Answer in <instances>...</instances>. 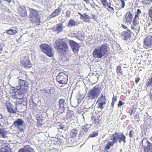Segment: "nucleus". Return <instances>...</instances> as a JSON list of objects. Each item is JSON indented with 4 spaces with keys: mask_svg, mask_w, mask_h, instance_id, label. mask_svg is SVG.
Instances as JSON below:
<instances>
[{
    "mask_svg": "<svg viewBox=\"0 0 152 152\" xmlns=\"http://www.w3.org/2000/svg\"><path fill=\"white\" fill-rule=\"evenodd\" d=\"M54 47L55 49L62 53H66L69 49L67 42L64 39L56 40L55 42Z\"/></svg>",
    "mask_w": 152,
    "mask_h": 152,
    "instance_id": "1",
    "label": "nucleus"
},
{
    "mask_svg": "<svg viewBox=\"0 0 152 152\" xmlns=\"http://www.w3.org/2000/svg\"><path fill=\"white\" fill-rule=\"evenodd\" d=\"M29 12L28 18L30 22L36 26H39L41 23L40 18L37 10L28 7Z\"/></svg>",
    "mask_w": 152,
    "mask_h": 152,
    "instance_id": "2",
    "label": "nucleus"
},
{
    "mask_svg": "<svg viewBox=\"0 0 152 152\" xmlns=\"http://www.w3.org/2000/svg\"><path fill=\"white\" fill-rule=\"evenodd\" d=\"M108 52L107 45L103 44L99 48H95L94 49L92 55L94 58L99 59L105 56Z\"/></svg>",
    "mask_w": 152,
    "mask_h": 152,
    "instance_id": "3",
    "label": "nucleus"
},
{
    "mask_svg": "<svg viewBox=\"0 0 152 152\" xmlns=\"http://www.w3.org/2000/svg\"><path fill=\"white\" fill-rule=\"evenodd\" d=\"M40 48L41 51L50 57L54 56V51L51 46L48 44L43 43L41 45Z\"/></svg>",
    "mask_w": 152,
    "mask_h": 152,
    "instance_id": "4",
    "label": "nucleus"
},
{
    "mask_svg": "<svg viewBox=\"0 0 152 152\" xmlns=\"http://www.w3.org/2000/svg\"><path fill=\"white\" fill-rule=\"evenodd\" d=\"M101 92L100 88L97 85L94 86L88 93V97L90 99L97 98Z\"/></svg>",
    "mask_w": 152,
    "mask_h": 152,
    "instance_id": "5",
    "label": "nucleus"
},
{
    "mask_svg": "<svg viewBox=\"0 0 152 152\" xmlns=\"http://www.w3.org/2000/svg\"><path fill=\"white\" fill-rule=\"evenodd\" d=\"M19 85L17 86L22 94L26 93L28 89V82L26 80L19 79Z\"/></svg>",
    "mask_w": 152,
    "mask_h": 152,
    "instance_id": "6",
    "label": "nucleus"
},
{
    "mask_svg": "<svg viewBox=\"0 0 152 152\" xmlns=\"http://www.w3.org/2000/svg\"><path fill=\"white\" fill-rule=\"evenodd\" d=\"M57 80L60 84H66L68 81V76L64 73L60 72L57 76Z\"/></svg>",
    "mask_w": 152,
    "mask_h": 152,
    "instance_id": "7",
    "label": "nucleus"
},
{
    "mask_svg": "<svg viewBox=\"0 0 152 152\" xmlns=\"http://www.w3.org/2000/svg\"><path fill=\"white\" fill-rule=\"evenodd\" d=\"M107 100L105 96L101 94V96L98 98L96 102L98 105V108L101 109L104 108L103 106L106 104Z\"/></svg>",
    "mask_w": 152,
    "mask_h": 152,
    "instance_id": "8",
    "label": "nucleus"
},
{
    "mask_svg": "<svg viewBox=\"0 0 152 152\" xmlns=\"http://www.w3.org/2000/svg\"><path fill=\"white\" fill-rule=\"evenodd\" d=\"M69 45L72 48V51L75 53H77L80 48V46L78 43L72 40H69Z\"/></svg>",
    "mask_w": 152,
    "mask_h": 152,
    "instance_id": "9",
    "label": "nucleus"
},
{
    "mask_svg": "<svg viewBox=\"0 0 152 152\" xmlns=\"http://www.w3.org/2000/svg\"><path fill=\"white\" fill-rule=\"evenodd\" d=\"M6 107L7 111L10 113L15 114L17 112V107L10 103L6 104Z\"/></svg>",
    "mask_w": 152,
    "mask_h": 152,
    "instance_id": "10",
    "label": "nucleus"
},
{
    "mask_svg": "<svg viewBox=\"0 0 152 152\" xmlns=\"http://www.w3.org/2000/svg\"><path fill=\"white\" fill-rule=\"evenodd\" d=\"M144 48L148 49L152 45V36H148L145 37L144 39Z\"/></svg>",
    "mask_w": 152,
    "mask_h": 152,
    "instance_id": "11",
    "label": "nucleus"
},
{
    "mask_svg": "<svg viewBox=\"0 0 152 152\" xmlns=\"http://www.w3.org/2000/svg\"><path fill=\"white\" fill-rule=\"evenodd\" d=\"M142 145L145 150L152 152V144L147 140H143L142 141Z\"/></svg>",
    "mask_w": 152,
    "mask_h": 152,
    "instance_id": "12",
    "label": "nucleus"
},
{
    "mask_svg": "<svg viewBox=\"0 0 152 152\" xmlns=\"http://www.w3.org/2000/svg\"><path fill=\"white\" fill-rule=\"evenodd\" d=\"M20 63L22 66L26 68H30L32 66V64L30 61V60L28 57L25 58L21 60Z\"/></svg>",
    "mask_w": 152,
    "mask_h": 152,
    "instance_id": "13",
    "label": "nucleus"
},
{
    "mask_svg": "<svg viewBox=\"0 0 152 152\" xmlns=\"http://www.w3.org/2000/svg\"><path fill=\"white\" fill-rule=\"evenodd\" d=\"M50 30L58 34L62 32L63 30V25L61 23H59L56 24L55 28H51Z\"/></svg>",
    "mask_w": 152,
    "mask_h": 152,
    "instance_id": "14",
    "label": "nucleus"
},
{
    "mask_svg": "<svg viewBox=\"0 0 152 152\" xmlns=\"http://www.w3.org/2000/svg\"><path fill=\"white\" fill-rule=\"evenodd\" d=\"M65 100L64 99H60L58 101V112L60 114L64 112L65 110L64 103Z\"/></svg>",
    "mask_w": 152,
    "mask_h": 152,
    "instance_id": "15",
    "label": "nucleus"
},
{
    "mask_svg": "<svg viewBox=\"0 0 152 152\" xmlns=\"http://www.w3.org/2000/svg\"><path fill=\"white\" fill-rule=\"evenodd\" d=\"M139 18L134 17L132 21L133 25L131 26V29L135 31L139 29Z\"/></svg>",
    "mask_w": 152,
    "mask_h": 152,
    "instance_id": "16",
    "label": "nucleus"
},
{
    "mask_svg": "<svg viewBox=\"0 0 152 152\" xmlns=\"http://www.w3.org/2000/svg\"><path fill=\"white\" fill-rule=\"evenodd\" d=\"M100 115H93L91 116V120L93 125H95L96 126H98L100 125V123L102 122L99 119Z\"/></svg>",
    "mask_w": 152,
    "mask_h": 152,
    "instance_id": "17",
    "label": "nucleus"
},
{
    "mask_svg": "<svg viewBox=\"0 0 152 152\" xmlns=\"http://www.w3.org/2000/svg\"><path fill=\"white\" fill-rule=\"evenodd\" d=\"M23 123V121L22 119L21 118H18L16 121L14 122L13 125L15 127H18V130L20 131V132H22L24 131L23 129L21 128L20 126H22Z\"/></svg>",
    "mask_w": 152,
    "mask_h": 152,
    "instance_id": "18",
    "label": "nucleus"
},
{
    "mask_svg": "<svg viewBox=\"0 0 152 152\" xmlns=\"http://www.w3.org/2000/svg\"><path fill=\"white\" fill-rule=\"evenodd\" d=\"M121 36L123 39L126 40L129 39L131 37V31L129 30L123 31L121 32Z\"/></svg>",
    "mask_w": 152,
    "mask_h": 152,
    "instance_id": "19",
    "label": "nucleus"
},
{
    "mask_svg": "<svg viewBox=\"0 0 152 152\" xmlns=\"http://www.w3.org/2000/svg\"><path fill=\"white\" fill-rule=\"evenodd\" d=\"M18 12L20 16L21 17L26 16L27 12L25 7L19 6L18 9Z\"/></svg>",
    "mask_w": 152,
    "mask_h": 152,
    "instance_id": "20",
    "label": "nucleus"
},
{
    "mask_svg": "<svg viewBox=\"0 0 152 152\" xmlns=\"http://www.w3.org/2000/svg\"><path fill=\"white\" fill-rule=\"evenodd\" d=\"M132 15L130 11L127 12L125 14L124 20L126 23H130L132 21Z\"/></svg>",
    "mask_w": 152,
    "mask_h": 152,
    "instance_id": "21",
    "label": "nucleus"
},
{
    "mask_svg": "<svg viewBox=\"0 0 152 152\" xmlns=\"http://www.w3.org/2000/svg\"><path fill=\"white\" fill-rule=\"evenodd\" d=\"M61 10V8L60 7H58L49 16V18H52L59 15L60 14Z\"/></svg>",
    "mask_w": 152,
    "mask_h": 152,
    "instance_id": "22",
    "label": "nucleus"
},
{
    "mask_svg": "<svg viewBox=\"0 0 152 152\" xmlns=\"http://www.w3.org/2000/svg\"><path fill=\"white\" fill-rule=\"evenodd\" d=\"M78 14L80 15V19L83 20L84 22H89L90 21L91 18L88 15L85 13L82 14L80 12H78Z\"/></svg>",
    "mask_w": 152,
    "mask_h": 152,
    "instance_id": "23",
    "label": "nucleus"
},
{
    "mask_svg": "<svg viewBox=\"0 0 152 152\" xmlns=\"http://www.w3.org/2000/svg\"><path fill=\"white\" fill-rule=\"evenodd\" d=\"M34 149L29 145H26L24 147L19 149L18 152H32Z\"/></svg>",
    "mask_w": 152,
    "mask_h": 152,
    "instance_id": "24",
    "label": "nucleus"
},
{
    "mask_svg": "<svg viewBox=\"0 0 152 152\" xmlns=\"http://www.w3.org/2000/svg\"><path fill=\"white\" fill-rule=\"evenodd\" d=\"M119 133L115 132L112 135L111 140L113 141L112 142L114 144L117 142L119 139Z\"/></svg>",
    "mask_w": 152,
    "mask_h": 152,
    "instance_id": "25",
    "label": "nucleus"
},
{
    "mask_svg": "<svg viewBox=\"0 0 152 152\" xmlns=\"http://www.w3.org/2000/svg\"><path fill=\"white\" fill-rule=\"evenodd\" d=\"M18 31V28L15 27H12L9 30L6 31V33L9 35H13L15 34Z\"/></svg>",
    "mask_w": 152,
    "mask_h": 152,
    "instance_id": "26",
    "label": "nucleus"
},
{
    "mask_svg": "<svg viewBox=\"0 0 152 152\" xmlns=\"http://www.w3.org/2000/svg\"><path fill=\"white\" fill-rule=\"evenodd\" d=\"M37 125L38 126H41L44 124V122L43 121L42 117L41 115H37Z\"/></svg>",
    "mask_w": 152,
    "mask_h": 152,
    "instance_id": "27",
    "label": "nucleus"
},
{
    "mask_svg": "<svg viewBox=\"0 0 152 152\" xmlns=\"http://www.w3.org/2000/svg\"><path fill=\"white\" fill-rule=\"evenodd\" d=\"M120 143L121 142H123L125 143L126 142V137L123 134H119V139L118 141Z\"/></svg>",
    "mask_w": 152,
    "mask_h": 152,
    "instance_id": "28",
    "label": "nucleus"
},
{
    "mask_svg": "<svg viewBox=\"0 0 152 152\" xmlns=\"http://www.w3.org/2000/svg\"><path fill=\"white\" fill-rule=\"evenodd\" d=\"M77 132V130L75 129H72L70 132L71 137H75L76 136Z\"/></svg>",
    "mask_w": 152,
    "mask_h": 152,
    "instance_id": "29",
    "label": "nucleus"
},
{
    "mask_svg": "<svg viewBox=\"0 0 152 152\" xmlns=\"http://www.w3.org/2000/svg\"><path fill=\"white\" fill-rule=\"evenodd\" d=\"M114 144L111 141H109L104 148V151H106L110 149V147L113 146Z\"/></svg>",
    "mask_w": 152,
    "mask_h": 152,
    "instance_id": "30",
    "label": "nucleus"
},
{
    "mask_svg": "<svg viewBox=\"0 0 152 152\" xmlns=\"http://www.w3.org/2000/svg\"><path fill=\"white\" fill-rule=\"evenodd\" d=\"M116 73L118 75H123V71L121 69V66H118L116 69Z\"/></svg>",
    "mask_w": 152,
    "mask_h": 152,
    "instance_id": "31",
    "label": "nucleus"
},
{
    "mask_svg": "<svg viewBox=\"0 0 152 152\" xmlns=\"http://www.w3.org/2000/svg\"><path fill=\"white\" fill-rule=\"evenodd\" d=\"M7 133L6 131L4 129H0V135L1 137L2 138L5 137Z\"/></svg>",
    "mask_w": 152,
    "mask_h": 152,
    "instance_id": "32",
    "label": "nucleus"
},
{
    "mask_svg": "<svg viewBox=\"0 0 152 152\" xmlns=\"http://www.w3.org/2000/svg\"><path fill=\"white\" fill-rule=\"evenodd\" d=\"M75 24L76 23L75 20L72 19L69 20V21L68 24V27H72L75 26Z\"/></svg>",
    "mask_w": 152,
    "mask_h": 152,
    "instance_id": "33",
    "label": "nucleus"
},
{
    "mask_svg": "<svg viewBox=\"0 0 152 152\" xmlns=\"http://www.w3.org/2000/svg\"><path fill=\"white\" fill-rule=\"evenodd\" d=\"M111 3L109 2L108 4V5L106 6V7H107L108 8V9L107 8V9L108 11L111 12H113L114 11V9L113 7H111Z\"/></svg>",
    "mask_w": 152,
    "mask_h": 152,
    "instance_id": "34",
    "label": "nucleus"
},
{
    "mask_svg": "<svg viewBox=\"0 0 152 152\" xmlns=\"http://www.w3.org/2000/svg\"><path fill=\"white\" fill-rule=\"evenodd\" d=\"M117 96H114L112 99V102L111 103V105L113 107H114V105L117 100Z\"/></svg>",
    "mask_w": 152,
    "mask_h": 152,
    "instance_id": "35",
    "label": "nucleus"
},
{
    "mask_svg": "<svg viewBox=\"0 0 152 152\" xmlns=\"http://www.w3.org/2000/svg\"><path fill=\"white\" fill-rule=\"evenodd\" d=\"M100 1L103 6L106 8V6L108 5L109 3L108 2L107 0H100Z\"/></svg>",
    "mask_w": 152,
    "mask_h": 152,
    "instance_id": "36",
    "label": "nucleus"
},
{
    "mask_svg": "<svg viewBox=\"0 0 152 152\" xmlns=\"http://www.w3.org/2000/svg\"><path fill=\"white\" fill-rule=\"evenodd\" d=\"M98 134V133L97 132L94 131L92 134H89V136L91 137H94L97 136Z\"/></svg>",
    "mask_w": 152,
    "mask_h": 152,
    "instance_id": "37",
    "label": "nucleus"
},
{
    "mask_svg": "<svg viewBox=\"0 0 152 152\" xmlns=\"http://www.w3.org/2000/svg\"><path fill=\"white\" fill-rule=\"evenodd\" d=\"M0 152H10L9 148H2L0 149Z\"/></svg>",
    "mask_w": 152,
    "mask_h": 152,
    "instance_id": "38",
    "label": "nucleus"
},
{
    "mask_svg": "<svg viewBox=\"0 0 152 152\" xmlns=\"http://www.w3.org/2000/svg\"><path fill=\"white\" fill-rule=\"evenodd\" d=\"M73 111L71 110H68L67 113V115L69 117L71 118L73 115Z\"/></svg>",
    "mask_w": 152,
    "mask_h": 152,
    "instance_id": "39",
    "label": "nucleus"
},
{
    "mask_svg": "<svg viewBox=\"0 0 152 152\" xmlns=\"http://www.w3.org/2000/svg\"><path fill=\"white\" fill-rule=\"evenodd\" d=\"M135 15L134 17H136V18H138L140 16L139 15L141 13V12L140 10L138 9L137 10V12L135 13Z\"/></svg>",
    "mask_w": 152,
    "mask_h": 152,
    "instance_id": "40",
    "label": "nucleus"
},
{
    "mask_svg": "<svg viewBox=\"0 0 152 152\" xmlns=\"http://www.w3.org/2000/svg\"><path fill=\"white\" fill-rule=\"evenodd\" d=\"M152 2V0H143L142 1V2L144 4H150Z\"/></svg>",
    "mask_w": 152,
    "mask_h": 152,
    "instance_id": "41",
    "label": "nucleus"
},
{
    "mask_svg": "<svg viewBox=\"0 0 152 152\" xmlns=\"http://www.w3.org/2000/svg\"><path fill=\"white\" fill-rule=\"evenodd\" d=\"M152 86V77L150 79H148V81L146 84L147 87L150 86Z\"/></svg>",
    "mask_w": 152,
    "mask_h": 152,
    "instance_id": "42",
    "label": "nucleus"
},
{
    "mask_svg": "<svg viewBox=\"0 0 152 152\" xmlns=\"http://www.w3.org/2000/svg\"><path fill=\"white\" fill-rule=\"evenodd\" d=\"M148 14L151 18V21H152V7H151L149 9Z\"/></svg>",
    "mask_w": 152,
    "mask_h": 152,
    "instance_id": "43",
    "label": "nucleus"
},
{
    "mask_svg": "<svg viewBox=\"0 0 152 152\" xmlns=\"http://www.w3.org/2000/svg\"><path fill=\"white\" fill-rule=\"evenodd\" d=\"M54 93V91L53 89H50L48 91V95L49 96L52 95Z\"/></svg>",
    "mask_w": 152,
    "mask_h": 152,
    "instance_id": "44",
    "label": "nucleus"
},
{
    "mask_svg": "<svg viewBox=\"0 0 152 152\" xmlns=\"http://www.w3.org/2000/svg\"><path fill=\"white\" fill-rule=\"evenodd\" d=\"M88 129V128L87 127V126L86 125L84 126L83 128V130L85 132L87 131Z\"/></svg>",
    "mask_w": 152,
    "mask_h": 152,
    "instance_id": "45",
    "label": "nucleus"
},
{
    "mask_svg": "<svg viewBox=\"0 0 152 152\" xmlns=\"http://www.w3.org/2000/svg\"><path fill=\"white\" fill-rule=\"evenodd\" d=\"M120 1L122 5L121 8H123L125 6V2L123 0H121Z\"/></svg>",
    "mask_w": 152,
    "mask_h": 152,
    "instance_id": "46",
    "label": "nucleus"
},
{
    "mask_svg": "<svg viewBox=\"0 0 152 152\" xmlns=\"http://www.w3.org/2000/svg\"><path fill=\"white\" fill-rule=\"evenodd\" d=\"M124 104H122V102L120 100L119 101L118 103V106L119 107L121 106H122Z\"/></svg>",
    "mask_w": 152,
    "mask_h": 152,
    "instance_id": "47",
    "label": "nucleus"
},
{
    "mask_svg": "<svg viewBox=\"0 0 152 152\" xmlns=\"http://www.w3.org/2000/svg\"><path fill=\"white\" fill-rule=\"evenodd\" d=\"M3 46L2 44L0 42V54L1 53V52L3 50Z\"/></svg>",
    "mask_w": 152,
    "mask_h": 152,
    "instance_id": "48",
    "label": "nucleus"
},
{
    "mask_svg": "<svg viewBox=\"0 0 152 152\" xmlns=\"http://www.w3.org/2000/svg\"><path fill=\"white\" fill-rule=\"evenodd\" d=\"M41 91L43 93H45L47 94L48 92L47 90L46 89V88H44L42 89Z\"/></svg>",
    "mask_w": 152,
    "mask_h": 152,
    "instance_id": "49",
    "label": "nucleus"
},
{
    "mask_svg": "<svg viewBox=\"0 0 152 152\" xmlns=\"http://www.w3.org/2000/svg\"><path fill=\"white\" fill-rule=\"evenodd\" d=\"M140 78L139 77H137L135 79V82L136 83H137L139 81Z\"/></svg>",
    "mask_w": 152,
    "mask_h": 152,
    "instance_id": "50",
    "label": "nucleus"
},
{
    "mask_svg": "<svg viewBox=\"0 0 152 152\" xmlns=\"http://www.w3.org/2000/svg\"><path fill=\"white\" fill-rule=\"evenodd\" d=\"M92 16V19H94L95 20H96V17L95 15H93Z\"/></svg>",
    "mask_w": 152,
    "mask_h": 152,
    "instance_id": "51",
    "label": "nucleus"
},
{
    "mask_svg": "<svg viewBox=\"0 0 152 152\" xmlns=\"http://www.w3.org/2000/svg\"><path fill=\"white\" fill-rule=\"evenodd\" d=\"M133 109L134 108H132V110H131V111H130L129 113L130 114V115H131L132 114V113L133 112Z\"/></svg>",
    "mask_w": 152,
    "mask_h": 152,
    "instance_id": "52",
    "label": "nucleus"
},
{
    "mask_svg": "<svg viewBox=\"0 0 152 152\" xmlns=\"http://www.w3.org/2000/svg\"><path fill=\"white\" fill-rule=\"evenodd\" d=\"M129 135L130 137H132L133 136V134H132V130H131L129 132Z\"/></svg>",
    "mask_w": 152,
    "mask_h": 152,
    "instance_id": "53",
    "label": "nucleus"
},
{
    "mask_svg": "<svg viewBox=\"0 0 152 152\" xmlns=\"http://www.w3.org/2000/svg\"><path fill=\"white\" fill-rule=\"evenodd\" d=\"M68 11H67L66 12V16H67L68 17H69V15H70L69 14L70 12H69V14L68 13Z\"/></svg>",
    "mask_w": 152,
    "mask_h": 152,
    "instance_id": "54",
    "label": "nucleus"
},
{
    "mask_svg": "<svg viewBox=\"0 0 152 152\" xmlns=\"http://www.w3.org/2000/svg\"><path fill=\"white\" fill-rule=\"evenodd\" d=\"M3 118H4L3 116L1 114H0V119H2Z\"/></svg>",
    "mask_w": 152,
    "mask_h": 152,
    "instance_id": "55",
    "label": "nucleus"
},
{
    "mask_svg": "<svg viewBox=\"0 0 152 152\" xmlns=\"http://www.w3.org/2000/svg\"><path fill=\"white\" fill-rule=\"evenodd\" d=\"M83 0V1H84L86 2V3H88L89 2V0Z\"/></svg>",
    "mask_w": 152,
    "mask_h": 152,
    "instance_id": "56",
    "label": "nucleus"
},
{
    "mask_svg": "<svg viewBox=\"0 0 152 152\" xmlns=\"http://www.w3.org/2000/svg\"><path fill=\"white\" fill-rule=\"evenodd\" d=\"M122 27H123L125 29H126L127 28V27L126 26H125L124 25H123L122 26Z\"/></svg>",
    "mask_w": 152,
    "mask_h": 152,
    "instance_id": "57",
    "label": "nucleus"
},
{
    "mask_svg": "<svg viewBox=\"0 0 152 152\" xmlns=\"http://www.w3.org/2000/svg\"><path fill=\"white\" fill-rule=\"evenodd\" d=\"M64 127H60V129H63Z\"/></svg>",
    "mask_w": 152,
    "mask_h": 152,
    "instance_id": "58",
    "label": "nucleus"
},
{
    "mask_svg": "<svg viewBox=\"0 0 152 152\" xmlns=\"http://www.w3.org/2000/svg\"><path fill=\"white\" fill-rule=\"evenodd\" d=\"M33 103V104H34V105H36V104L35 103Z\"/></svg>",
    "mask_w": 152,
    "mask_h": 152,
    "instance_id": "59",
    "label": "nucleus"
},
{
    "mask_svg": "<svg viewBox=\"0 0 152 152\" xmlns=\"http://www.w3.org/2000/svg\"><path fill=\"white\" fill-rule=\"evenodd\" d=\"M96 6L97 7H99V6H97V5H96Z\"/></svg>",
    "mask_w": 152,
    "mask_h": 152,
    "instance_id": "60",
    "label": "nucleus"
},
{
    "mask_svg": "<svg viewBox=\"0 0 152 152\" xmlns=\"http://www.w3.org/2000/svg\"><path fill=\"white\" fill-rule=\"evenodd\" d=\"M1 62V61H0V62Z\"/></svg>",
    "mask_w": 152,
    "mask_h": 152,
    "instance_id": "61",
    "label": "nucleus"
}]
</instances>
